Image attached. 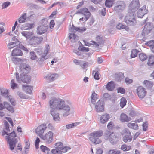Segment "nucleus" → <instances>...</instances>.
I'll use <instances>...</instances> for the list:
<instances>
[{
  "label": "nucleus",
  "instance_id": "nucleus-39",
  "mask_svg": "<svg viewBox=\"0 0 154 154\" xmlns=\"http://www.w3.org/2000/svg\"><path fill=\"white\" fill-rule=\"evenodd\" d=\"M139 57L140 60L142 61L146 60L148 58L147 55L144 53L140 54Z\"/></svg>",
  "mask_w": 154,
  "mask_h": 154
},
{
  "label": "nucleus",
  "instance_id": "nucleus-38",
  "mask_svg": "<svg viewBox=\"0 0 154 154\" xmlns=\"http://www.w3.org/2000/svg\"><path fill=\"white\" fill-rule=\"evenodd\" d=\"M97 94L94 92H93L91 96V100L93 104H95V102L97 99Z\"/></svg>",
  "mask_w": 154,
  "mask_h": 154
},
{
  "label": "nucleus",
  "instance_id": "nucleus-5",
  "mask_svg": "<svg viewBox=\"0 0 154 154\" xmlns=\"http://www.w3.org/2000/svg\"><path fill=\"white\" fill-rule=\"evenodd\" d=\"M103 134V132L102 131H94L90 134L89 139L94 143L98 144L101 142V140L99 138Z\"/></svg>",
  "mask_w": 154,
  "mask_h": 154
},
{
  "label": "nucleus",
  "instance_id": "nucleus-48",
  "mask_svg": "<svg viewBox=\"0 0 154 154\" xmlns=\"http://www.w3.org/2000/svg\"><path fill=\"white\" fill-rule=\"evenodd\" d=\"M138 51L136 49H133L131 51V58H134L136 57Z\"/></svg>",
  "mask_w": 154,
  "mask_h": 154
},
{
  "label": "nucleus",
  "instance_id": "nucleus-64",
  "mask_svg": "<svg viewBox=\"0 0 154 154\" xmlns=\"http://www.w3.org/2000/svg\"><path fill=\"white\" fill-rule=\"evenodd\" d=\"M80 50L83 52H88L89 51L88 48L82 47L80 48Z\"/></svg>",
  "mask_w": 154,
  "mask_h": 154
},
{
  "label": "nucleus",
  "instance_id": "nucleus-42",
  "mask_svg": "<svg viewBox=\"0 0 154 154\" xmlns=\"http://www.w3.org/2000/svg\"><path fill=\"white\" fill-rule=\"evenodd\" d=\"M127 100L124 97H122L120 100V106L123 108L126 105Z\"/></svg>",
  "mask_w": 154,
  "mask_h": 154
},
{
  "label": "nucleus",
  "instance_id": "nucleus-25",
  "mask_svg": "<svg viewBox=\"0 0 154 154\" xmlns=\"http://www.w3.org/2000/svg\"><path fill=\"white\" fill-rule=\"evenodd\" d=\"M22 51L18 47L14 48L11 52V56H22Z\"/></svg>",
  "mask_w": 154,
  "mask_h": 154
},
{
  "label": "nucleus",
  "instance_id": "nucleus-28",
  "mask_svg": "<svg viewBox=\"0 0 154 154\" xmlns=\"http://www.w3.org/2000/svg\"><path fill=\"white\" fill-rule=\"evenodd\" d=\"M83 42H84L85 45L88 46H90L92 45H94V46L98 47L99 45L95 42L93 41H91L90 42H88L85 40H83Z\"/></svg>",
  "mask_w": 154,
  "mask_h": 154
},
{
  "label": "nucleus",
  "instance_id": "nucleus-8",
  "mask_svg": "<svg viewBox=\"0 0 154 154\" xmlns=\"http://www.w3.org/2000/svg\"><path fill=\"white\" fill-rule=\"evenodd\" d=\"M54 134L51 131H49L46 133L44 135H43L41 138L44 140L46 143L49 144L51 143L53 140V136Z\"/></svg>",
  "mask_w": 154,
  "mask_h": 154
},
{
  "label": "nucleus",
  "instance_id": "nucleus-23",
  "mask_svg": "<svg viewBox=\"0 0 154 154\" xmlns=\"http://www.w3.org/2000/svg\"><path fill=\"white\" fill-rule=\"evenodd\" d=\"M86 28L85 27H75L73 25H72V27L69 29L70 31L72 32H75L76 31H78L80 32H82L86 30Z\"/></svg>",
  "mask_w": 154,
  "mask_h": 154
},
{
  "label": "nucleus",
  "instance_id": "nucleus-27",
  "mask_svg": "<svg viewBox=\"0 0 154 154\" xmlns=\"http://www.w3.org/2000/svg\"><path fill=\"white\" fill-rule=\"evenodd\" d=\"M121 120L122 122H128L131 119L130 117H128L125 114L122 113L120 116Z\"/></svg>",
  "mask_w": 154,
  "mask_h": 154
},
{
  "label": "nucleus",
  "instance_id": "nucleus-44",
  "mask_svg": "<svg viewBox=\"0 0 154 154\" xmlns=\"http://www.w3.org/2000/svg\"><path fill=\"white\" fill-rule=\"evenodd\" d=\"M11 60L12 62L15 64H18V63L20 61H23L20 58L17 57H12L11 58Z\"/></svg>",
  "mask_w": 154,
  "mask_h": 154
},
{
  "label": "nucleus",
  "instance_id": "nucleus-62",
  "mask_svg": "<svg viewBox=\"0 0 154 154\" xmlns=\"http://www.w3.org/2000/svg\"><path fill=\"white\" fill-rule=\"evenodd\" d=\"M148 123L147 122L144 123L143 124V130L146 131L147 130V128L148 127Z\"/></svg>",
  "mask_w": 154,
  "mask_h": 154
},
{
  "label": "nucleus",
  "instance_id": "nucleus-26",
  "mask_svg": "<svg viewBox=\"0 0 154 154\" xmlns=\"http://www.w3.org/2000/svg\"><path fill=\"white\" fill-rule=\"evenodd\" d=\"M124 77V73L122 72L116 73L115 75V80L118 82H120L123 79Z\"/></svg>",
  "mask_w": 154,
  "mask_h": 154
},
{
  "label": "nucleus",
  "instance_id": "nucleus-2",
  "mask_svg": "<svg viewBox=\"0 0 154 154\" xmlns=\"http://www.w3.org/2000/svg\"><path fill=\"white\" fill-rule=\"evenodd\" d=\"M16 137L15 132L13 131L11 133H8V135L5 136V139L9 144V149L11 150H13L16 146V145L18 141L16 138Z\"/></svg>",
  "mask_w": 154,
  "mask_h": 154
},
{
  "label": "nucleus",
  "instance_id": "nucleus-36",
  "mask_svg": "<svg viewBox=\"0 0 154 154\" xmlns=\"http://www.w3.org/2000/svg\"><path fill=\"white\" fill-rule=\"evenodd\" d=\"M143 83L146 87L149 89H151L153 85V84L152 82L147 80L144 81Z\"/></svg>",
  "mask_w": 154,
  "mask_h": 154
},
{
  "label": "nucleus",
  "instance_id": "nucleus-1",
  "mask_svg": "<svg viewBox=\"0 0 154 154\" xmlns=\"http://www.w3.org/2000/svg\"><path fill=\"white\" fill-rule=\"evenodd\" d=\"M51 109L50 113L55 121L59 120L60 118L59 113L57 110L60 111V115L66 117L70 115V107L65 104L64 100L59 98L52 97L49 101Z\"/></svg>",
  "mask_w": 154,
  "mask_h": 154
},
{
  "label": "nucleus",
  "instance_id": "nucleus-43",
  "mask_svg": "<svg viewBox=\"0 0 154 154\" xmlns=\"http://www.w3.org/2000/svg\"><path fill=\"white\" fill-rule=\"evenodd\" d=\"M121 149L124 151H128L130 149L131 146L124 144L121 146Z\"/></svg>",
  "mask_w": 154,
  "mask_h": 154
},
{
  "label": "nucleus",
  "instance_id": "nucleus-60",
  "mask_svg": "<svg viewBox=\"0 0 154 154\" xmlns=\"http://www.w3.org/2000/svg\"><path fill=\"white\" fill-rule=\"evenodd\" d=\"M95 72V74L94 75V78L98 80L99 79V72L98 71H93V74H94Z\"/></svg>",
  "mask_w": 154,
  "mask_h": 154
},
{
  "label": "nucleus",
  "instance_id": "nucleus-6",
  "mask_svg": "<svg viewBox=\"0 0 154 154\" xmlns=\"http://www.w3.org/2000/svg\"><path fill=\"white\" fill-rule=\"evenodd\" d=\"M16 79L19 83H21L22 82L27 84L29 83L31 81V78L30 75L27 74H20L18 72H16L15 73Z\"/></svg>",
  "mask_w": 154,
  "mask_h": 154
},
{
  "label": "nucleus",
  "instance_id": "nucleus-7",
  "mask_svg": "<svg viewBox=\"0 0 154 154\" xmlns=\"http://www.w3.org/2000/svg\"><path fill=\"white\" fill-rule=\"evenodd\" d=\"M140 6L139 0H132L129 5L128 12L134 13Z\"/></svg>",
  "mask_w": 154,
  "mask_h": 154
},
{
  "label": "nucleus",
  "instance_id": "nucleus-37",
  "mask_svg": "<svg viewBox=\"0 0 154 154\" xmlns=\"http://www.w3.org/2000/svg\"><path fill=\"white\" fill-rule=\"evenodd\" d=\"M147 64L150 66L154 65V56H151L149 57Z\"/></svg>",
  "mask_w": 154,
  "mask_h": 154
},
{
  "label": "nucleus",
  "instance_id": "nucleus-20",
  "mask_svg": "<svg viewBox=\"0 0 154 154\" xmlns=\"http://www.w3.org/2000/svg\"><path fill=\"white\" fill-rule=\"evenodd\" d=\"M49 47L48 46L47 48L44 51V53H41V54L40 57L39 58L38 60H37V61L38 63L41 64H42L43 62L47 58L46 57V55L47 54L48 51V48Z\"/></svg>",
  "mask_w": 154,
  "mask_h": 154
},
{
  "label": "nucleus",
  "instance_id": "nucleus-50",
  "mask_svg": "<svg viewBox=\"0 0 154 154\" xmlns=\"http://www.w3.org/2000/svg\"><path fill=\"white\" fill-rule=\"evenodd\" d=\"M109 154H120L121 152L116 149H111L109 151Z\"/></svg>",
  "mask_w": 154,
  "mask_h": 154
},
{
  "label": "nucleus",
  "instance_id": "nucleus-35",
  "mask_svg": "<svg viewBox=\"0 0 154 154\" xmlns=\"http://www.w3.org/2000/svg\"><path fill=\"white\" fill-rule=\"evenodd\" d=\"M69 38L72 42H74L78 40V37L75 34L71 33L69 36Z\"/></svg>",
  "mask_w": 154,
  "mask_h": 154
},
{
  "label": "nucleus",
  "instance_id": "nucleus-63",
  "mask_svg": "<svg viewBox=\"0 0 154 154\" xmlns=\"http://www.w3.org/2000/svg\"><path fill=\"white\" fill-rule=\"evenodd\" d=\"M40 142V139L38 138H37L35 142V146L37 149L38 148L39 146V143Z\"/></svg>",
  "mask_w": 154,
  "mask_h": 154
},
{
  "label": "nucleus",
  "instance_id": "nucleus-10",
  "mask_svg": "<svg viewBox=\"0 0 154 154\" xmlns=\"http://www.w3.org/2000/svg\"><path fill=\"white\" fill-rule=\"evenodd\" d=\"M124 133L125 134L122 138L123 141L126 143L131 142L132 140V137L129 130L125 128L124 130Z\"/></svg>",
  "mask_w": 154,
  "mask_h": 154
},
{
  "label": "nucleus",
  "instance_id": "nucleus-12",
  "mask_svg": "<svg viewBox=\"0 0 154 154\" xmlns=\"http://www.w3.org/2000/svg\"><path fill=\"white\" fill-rule=\"evenodd\" d=\"M136 90L137 94L140 98L143 99L146 96L147 92L145 88L142 86L138 87Z\"/></svg>",
  "mask_w": 154,
  "mask_h": 154
},
{
  "label": "nucleus",
  "instance_id": "nucleus-52",
  "mask_svg": "<svg viewBox=\"0 0 154 154\" xmlns=\"http://www.w3.org/2000/svg\"><path fill=\"white\" fill-rule=\"evenodd\" d=\"M51 152L52 154H62L61 151L58 149H52L51 150Z\"/></svg>",
  "mask_w": 154,
  "mask_h": 154
},
{
  "label": "nucleus",
  "instance_id": "nucleus-30",
  "mask_svg": "<svg viewBox=\"0 0 154 154\" xmlns=\"http://www.w3.org/2000/svg\"><path fill=\"white\" fill-rule=\"evenodd\" d=\"M106 86L107 89L110 91H112L115 88L114 82L112 81L109 82Z\"/></svg>",
  "mask_w": 154,
  "mask_h": 154
},
{
  "label": "nucleus",
  "instance_id": "nucleus-41",
  "mask_svg": "<svg viewBox=\"0 0 154 154\" xmlns=\"http://www.w3.org/2000/svg\"><path fill=\"white\" fill-rule=\"evenodd\" d=\"M33 24L26 23L23 25V29L24 30H27L32 28L33 27Z\"/></svg>",
  "mask_w": 154,
  "mask_h": 154
},
{
  "label": "nucleus",
  "instance_id": "nucleus-18",
  "mask_svg": "<svg viewBox=\"0 0 154 154\" xmlns=\"http://www.w3.org/2000/svg\"><path fill=\"white\" fill-rule=\"evenodd\" d=\"M148 12V10L146 9V6L144 5L141 8L138 10L137 12V15L138 17L141 18Z\"/></svg>",
  "mask_w": 154,
  "mask_h": 154
},
{
  "label": "nucleus",
  "instance_id": "nucleus-40",
  "mask_svg": "<svg viewBox=\"0 0 154 154\" xmlns=\"http://www.w3.org/2000/svg\"><path fill=\"white\" fill-rule=\"evenodd\" d=\"M116 27L119 29H124L127 30L129 29V28L128 26H126L125 25H122V24L121 23H119V24L117 25Z\"/></svg>",
  "mask_w": 154,
  "mask_h": 154
},
{
  "label": "nucleus",
  "instance_id": "nucleus-16",
  "mask_svg": "<svg viewBox=\"0 0 154 154\" xmlns=\"http://www.w3.org/2000/svg\"><path fill=\"white\" fill-rule=\"evenodd\" d=\"M5 108H6L8 111L13 113L14 112V110L13 106H11L9 104L6 102H4V105L0 103V110H2Z\"/></svg>",
  "mask_w": 154,
  "mask_h": 154
},
{
  "label": "nucleus",
  "instance_id": "nucleus-49",
  "mask_svg": "<svg viewBox=\"0 0 154 154\" xmlns=\"http://www.w3.org/2000/svg\"><path fill=\"white\" fill-rule=\"evenodd\" d=\"M113 4V0H106L105 5L106 7L110 8L112 6Z\"/></svg>",
  "mask_w": 154,
  "mask_h": 154
},
{
  "label": "nucleus",
  "instance_id": "nucleus-31",
  "mask_svg": "<svg viewBox=\"0 0 154 154\" xmlns=\"http://www.w3.org/2000/svg\"><path fill=\"white\" fill-rule=\"evenodd\" d=\"M20 44V42L17 40H16L14 42H10L8 45V48L10 49L11 48L18 45Z\"/></svg>",
  "mask_w": 154,
  "mask_h": 154
},
{
  "label": "nucleus",
  "instance_id": "nucleus-17",
  "mask_svg": "<svg viewBox=\"0 0 154 154\" xmlns=\"http://www.w3.org/2000/svg\"><path fill=\"white\" fill-rule=\"evenodd\" d=\"M125 8V5L123 1H120L118 5L115 6L114 9L117 12H122Z\"/></svg>",
  "mask_w": 154,
  "mask_h": 154
},
{
  "label": "nucleus",
  "instance_id": "nucleus-57",
  "mask_svg": "<svg viewBox=\"0 0 154 154\" xmlns=\"http://www.w3.org/2000/svg\"><path fill=\"white\" fill-rule=\"evenodd\" d=\"M70 149V148L68 146H63L61 149H60V150L61 151L62 153L63 152L65 153L66 152L69 150Z\"/></svg>",
  "mask_w": 154,
  "mask_h": 154
},
{
  "label": "nucleus",
  "instance_id": "nucleus-24",
  "mask_svg": "<svg viewBox=\"0 0 154 154\" xmlns=\"http://www.w3.org/2000/svg\"><path fill=\"white\" fill-rule=\"evenodd\" d=\"M110 115L107 113H105L102 115L100 117V122L104 124L107 122L110 119Z\"/></svg>",
  "mask_w": 154,
  "mask_h": 154
},
{
  "label": "nucleus",
  "instance_id": "nucleus-15",
  "mask_svg": "<svg viewBox=\"0 0 154 154\" xmlns=\"http://www.w3.org/2000/svg\"><path fill=\"white\" fill-rule=\"evenodd\" d=\"M46 128L47 127L45 124H42L36 129V133L41 138L43 135V134L44 133V131L46 130Z\"/></svg>",
  "mask_w": 154,
  "mask_h": 154
},
{
  "label": "nucleus",
  "instance_id": "nucleus-11",
  "mask_svg": "<svg viewBox=\"0 0 154 154\" xmlns=\"http://www.w3.org/2000/svg\"><path fill=\"white\" fill-rule=\"evenodd\" d=\"M43 40L42 37H38L32 36L30 39V44L34 46H36L38 45Z\"/></svg>",
  "mask_w": 154,
  "mask_h": 154
},
{
  "label": "nucleus",
  "instance_id": "nucleus-56",
  "mask_svg": "<svg viewBox=\"0 0 154 154\" xmlns=\"http://www.w3.org/2000/svg\"><path fill=\"white\" fill-rule=\"evenodd\" d=\"M11 4L10 2L7 1L3 3L2 5V9H5L9 6Z\"/></svg>",
  "mask_w": 154,
  "mask_h": 154
},
{
  "label": "nucleus",
  "instance_id": "nucleus-59",
  "mask_svg": "<svg viewBox=\"0 0 154 154\" xmlns=\"http://www.w3.org/2000/svg\"><path fill=\"white\" fill-rule=\"evenodd\" d=\"M40 149L42 151L44 152H45L46 151H49V149L48 148L43 145H42L40 146Z\"/></svg>",
  "mask_w": 154,
  "mask_h": 154
},
{
  "label": "nucleus",
  "instance_id": "nucleus-47",
  "mask_svg": "<svg viewBox=\"0 0 154 154\" xmlns=\"http://www.w3.org/2000/svg\"><path fill=\"white\" fill-rule=\"evenodd\" d=\"M11 88L14 89L17 88V85L15 83V80L12 79L11 82Z\"/></svg>",
  "mask_w": 154,
  "mask_h": 154
},
{
  "label": "nucleus",
  "instance_id": "nucleus-53",
  "mask_svg": "<svg viewBox=\"0 0 154 154\" xmlns=\"http://www.w3.org/2000/svg\"><path fill=\"white\" fill-rule=\"evenodd\" d=\"M4 125L5 126V130L9 132L10 131L9 129V125L8 123L6 121H5L4 122Z\"/></svg>",
  "mask_w": 154,
  "mask_h": 154
},
{
  "label": "nucleus",
  "instance_id": "nucleus-21",
  "mask_svg": "<svg viewBox=\"0 0 154 154\" xmlns=\"http://www.w3.org/2000/svg\"><path fill=\"white\" fill-rule=\"evenodd\" d=\"M58 77L57 73L48 74L45 77L46 80L48 81L52 82L56 79Z\"/></svg>",
  "mask_w": 154,
  "mask_h": 154
},
{
  "label": "nucleus",
  "instance_id": "nucleus-22",
  "mask_svg": "<svg viewBox=\"0 0 154 154\" xmlns=\"http://www.w3.org/2000/svg\"><path fill=\"white\" fill-rule=\"evenodd\" d=\"M48 27L45 26H40L37 28V33L40 35L46 32Z\"/></svg>",
  "mask_w": 154,
  "mask_h": 154
},
{
  "label": "nucleus",
  "instance_id": "nucleus-34",
  "mask_svg": "<svg viewBox=\"0 0 154 154\" xmlns=\"http://www.w3.org/2000/svg\"><path fill=\"white\" fill-rule=\"evenodd\" d=\"M146 45L149 46L151 51L154 53V40H150L145 43Z\"/></svg>",
  "mask_w": 154,
  "mask_h": 154
},
{
  "label": "nucleus",
  "instance_id": "nucleus-19",
  "mask_svg": "<svg viewBox=\"0 0 154 154\" xmlns=\"http://www.w3.org/2000/svg\"><path fill=\"white\" fill-rule=\"evenodd\" d=\"M78 13H80L83 14L85 17L84 20L86 21L90 16V13L88 9L86 8H83L79 10L78 11Z\"/></svg>",
  "mask_w": 154,
  "mask_h": 154
},
{
  "label": "nucleus",
  "instance_id": "nucleus-51",
  "mask_svg": "<svg viewBox=\"0 0 154 154\" xmlns=\"http://www.w3.org/2000/svg\"><path fill=\"white\" fill-rule=\"evenodd\" d=\"M30 59L32 60H35L37 58V56L34 51L30 52Z\"/></svg>",
  "mask_w": 154,
  "mask_h": 154
},
{
  "label": "nucleus",
  "instance_id": "nucleus-54",
  "mask_svg": "<svg viewBox=\"0 0 154 154\" xmlns=\"http://www.w3.org/2000/svg\"><path fill=\"white\" fill-rule=\"evenodd\" d=\"M77 123H72L71 124L66 125V129H69L77 126Z\"/></svg>",
  "mask_w": 154,
  "mask_h": 154
},
{
  "label": "nucleus",
  "instance_id": "nucleus-14",
  "mask_svg": "<svg viewBox=\"0 0 154 154\" xmlns=\"http://www.w3.org/2000/svg\"><path fill=\"white\" fill-rule=\"evenodd\" d=\"M104 102L102 99L99 100L95 106L96 111L98 112H102L104 110Z\"/></svg>",
  "mask_w": 154,
  "mask_h": 154
},
{
  "label": "nucleus",
  "instance_id": "nucleus-3",
  "mask_svg": "<svg viewBox=\"0 0 154 154\" xmlns=\"http://www.w3.org/2000/svg\"><path fill=\"white\" fill-rule=\"evenodd\" d=\"M104 138L106 140H109L112 144H115L119 140L118 135L109 130H107L104 135Z\"/></svg>",
  "mask_w": 154,
  "mask_h": 154
},
{
  "label": "nucleus",
  "instance_id": "nucleus-32",
  "mask_svg": "<svg viewBox=\"0 0 154 154\" xmlns=\"http://www.w3.org/2000/svg\"><path fill=\"white\" fill-rule=\"evenodd\" d=\"M23 88L26 92L29 94H31L33 89L32 86L28 85H23Z\"/></svg>",
  "mask_w": 154,
  "mask_h": 154
},
{
  "label": "nucleus",
  "instance_id": "nucleus-9",
  "mask_svg": "<svg viewBox=\"0 0 154 154\" xmlns=\"http://www.w3.org/2000/svg\"><path fill=\"white\" fill-rule=\"evenodd\" d=\"M30 71V66L26 63H22L19 66L20 74H27Z\"/></svg>",
  "mask_w": 154,
  "mask_h": 154
},
{
  "label": "nucleus",
  "instance_id": "nucleus-13",
  "mask_svg": "<svg viewBox=\"0 0 154 154\" xmlns=\"http://www.w3.org/2000/svg\"><path fill=\"white\" fill-rule=\"evenodd\" d=\"M152 28V23H147L144 26L143 29L142 35L143 36H145L147 35L151 30Z\"/></svg>",
  "mask_w": 154,
  "mask_h": 154
},
{
  "label": "nucleus",
  "instance_id": "nucleus-4",
  "mask_svg": "<svg viewBox=\"0 0 154 154\" xmlns=\"http://www.w3.org/2000/svg\"><path fill=\"white\" fill-rule=\"evenodd\" d=\"M124 22L128 26H134L137 23L135 15L134 13L128 12L124 18Z\"/></svg>",
  "mask_w": 154,
  "mask_h": 154
},
{
  "label": "nucleus",
  "instance_id": "nucleus-33",
  "mask_svg": "<svg viewBox=\"0 0 154 154\" xmlns=\"http://www.w3.org/2000/svg\"><path fill=\"white\" fill-rule=\"evenodd\" d=\"M26 14H27L26 13L23 14L18 19V21L20 23H23L26 21Z\"/></svg>",
  "mask_w": 154,
  "mask_h": 154
},
{
  "label": "nucleus",
  "instance_id": "nucleus-55",
  "mask_svg": "<svg viewBox=\"0 0 154 154\" xmlns=\"http://www.w3.org/2000/svg\"><path fill=\"white\" fill-rule=\"evenodd\" d=\"M55 145L56 146L55 149H60L63 146V144L61 142H59L56 143Z\"/></svg>",
  "mask_w": 154,
  "mask_h": 154
},
{
  "label": "nucleus",
  "instance_id": "nucleus-29",
  "mask_svg": "<svg viewBox=\"0 0 154 154\" xmlns=\"http://www.w3.org/2000/svg\"><path fill=\"white\" fill-rule=\"evenodd\" d=\"M23 36L25 37L27 39L31 38L32 35L33 34V33L32 32L23 31L21 32Z\"/></svg>",
  "mask_w": 154,
  "mask_h": 154
},
{
  "label": "nucleus",
  "instance_id": "nucleus-58",
  "mask_svg": "<svg viewBox=\"0 0 154 154\" xmlns=\"http://www.w3.org/2000/svg\"><path fill=\"white\" fill-rule=\"evenodd\" d=\"M108 128L109 129H112L114 127V123L112 122H110L107 125Z\"/></svg>",
  "mask_w": 154,
  "mask_h": 154
},
{
  "label": "nucleus",
  "instance_id": "nucleus-46",
  "mask_svg": "<svg viewBox=\"0 0 154 154\" xmlns=\"http://www.w3.org/2000/svg\"><path fill=\"white\" fill-rule=\"evenodd\" d=\"M8 100L10 102L12 105L13 106H15L16 104L15 100L13 97L11 95L8 96Z\"/></svg>",
  "mask_w": 154,
  "mask_h": 154
},
{
  "label": "nucleus",
  "instance_id": "nucleus-45",
  "mask_svg": "<svg viewBox=\"0 0 154 154\" xmlns=\"http://www.w3.org/2000/svg\"><path fill=\"white\" fill-rule=\"evenodd\" d=\"M127 126L129 127L134 129H137L138 128V127L137 124L135 123H128Z\"/></svg>",
  "mask_w": 154,
  "mask_h": 154
},
{
  "label": "nucleus",
  "instance_id": "nucleus-61",
  "mask_svg": "<svg viewBox=\"0 0 154 154\" xmlns=\"http://www.w3.org/2000/svg\"><path fill=\"white\" fill-rule=\"evenodd\" d=\"M118 93H121L122 94H124L125 92V90L122 88H119L117 89Z\"/></svg>",
  "mask_w": 154,
  "mask_h": 154
}]
</instances>
